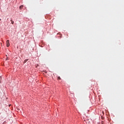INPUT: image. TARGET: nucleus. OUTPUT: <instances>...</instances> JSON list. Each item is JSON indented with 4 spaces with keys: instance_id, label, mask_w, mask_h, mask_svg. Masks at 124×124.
<instances>
[{
    "instance_id": "f03ea898",
    "label": "nucleus",
    "mask_w": 124,
    "mask_h": 124,
    "mask_svg": "<svg viewBox=\"0 0 124 124\" xmlns=\"http://www.w3.org/2000/svg\"><path fill=\"white\" fill-rule=\"evenodd\" d=\"M28 61H29V59H26L24 61L23 63H26V62H28Z\"/></svg>"
},
{
    "instance_id": "f257e3e1",
    "label": "nucleus",
    "mask_w": 124,
    "mask_h": 124,
    "mask_svg": "<svg viewBox=\"0 0 124 124\" xmlns=\"http://www.w3.org/2000/svg\"><path fill=\"white\" fill-rule=\"evenodd\" d=\"M10 46V44L9 43V40H7L6 41V46L9 47Z\"/></svg>"
},
{
    "instance_id": "423d86ee",
    "label": "nucleus",
    "mask_w": 124,
    "mask_h": 124,
    "mask_svg": "<svg viewBox=\"0 0 124 124\" xmlns=\"http://www.w3.org/2000/svg\"><path fill=\"white\" fill-rule=\"evenodd\" d=\"M1 19H0V21H1Z\"/></svg>"
},
{
    "instance_id": "7ed1b4c3",
    "label": "nucleus",
    "mask_w": 124,
    "mask_h": 124,
    "mask_svg": "<svg viewBox=\"0 0 124 124\" xmlns=\"http://www.w3.org/2000/svg\"><path fill=\"white\" fill-rule=\"evenodd\" d=\"M23 7H24V6H23V5H21V6H20V7H19V9H22V8H23Z\"/></svg>"
},
{
    "instance_id": "39448f33",
    "label": "nucleus",
    "mask_w": 124,
    "mask_h": 124,
    "mask_svg": "<svg viewBox=\"0 0 124 124\" xmlns=\"http://www.w3.org/2000/svg\"><path fill=\"white\" fill-rule=\"evenodd\" d=\"M102 124H104V122L102 121Z\"/></svg>"
},
{
    "instance_id": "20e7f679",
    "label": "nucleus",
    "mask_w": 124,
    "mask_h": 124,
    "mask_svg": "<svg viewBox=\"0 0 124 124\" xmlns=\"http://www.w3.org/2000/svg\"><path fill=\"white\" fill-rule=\"evenodd\" d=\"M11 23L12 24V25H13L14 24V21H13L12 19H11Z\"/></svg>"
}]
</instances>
